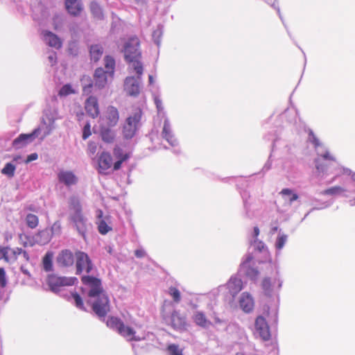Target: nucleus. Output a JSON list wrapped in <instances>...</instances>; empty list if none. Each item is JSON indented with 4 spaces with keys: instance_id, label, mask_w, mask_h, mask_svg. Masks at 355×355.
Listing matches in <instances>:
<instances>
[{
    "instance_id": "1",
    "label": "nucleus",
    "mask_w": 355,
    "mask_h": 355,
    "mask_svg": "<svg viewBox=\"0 0 355 355\" xmlns=\"http://www.w3.org/2000/svg\"><path fill=\"white\" fill-rule=\"evenodd\" d=\"M69 220L82 236L87 231V219L84 215L80 200L75 196H71L68 202Z\"/></svg>"
},
{
    "instance_id": "2",
    "label": "nucleus",
    "mask_w": 355,
    "mask_h": 355,
    "mask_svg": "<svg viewBox=\"0 0 355 355\" xmlns=\"http://www.w3.org/2000/svg\"><path fill=\"white\" fill-rule=\"evenodd\" d=\"M140 42L138 37H130L124 45V57L127 62L132 64L136 71L138 78H140L143 73V65L140 60L141 52L139 49Z\"/></svg>"
},
{
    "instance_id": "3",
    "label": "nucleus",
    "mask_w": 355,
    "mask_h": 355,
    "mask_svg": "<svg viewBox=\"0 0 355 355\" xmlns=\"http://www.w3.org/2000/svg\"><path fill=\"white\" fill-rule=\"evenodd\" d=\"M106 325L128 341L140 340V338L136 336V331L132 327L125 325L123 320L118 317H109Z\"/></svg>"
},
{
    "instance_id": "4",
    "label": "nucleus",
    "mask_w": 355,
    "mask_h": 355,
    "mask_svg": "<svg viewBox=\"0 0 355 355\" xmlns=\"http://www.w3.org/2000/svg\"><path fill=\"white\" fill-rule=\"evenodd\" d=\"M141 116L142 110L137 107L135 110L134 112L126 119L122 131L123 137L125 139H131L135 135Z\"/></svg>"
},
{
    "instance_id": "5",
    "label": "nucleus",
    "mask_w": 355,
    "mask_h": 355,
    "mask_svg": "<svg viewBox=\"0 0 355 355\" xmlns=\"http://www.w3.org/2000/svg\"><path fill=\"white\" fill-rule=\"evenodd\" d=\"M91 303L92 311L100 318H105L110 311V304L105 293L96 296Z\"/></svg>"
},
{
    "instance_id": "6",
    "label": "nucleus",
    "mask_w": 355,
    "mask_h": 355,
    "mask_svg": "<svg viewBox=\"0 0 355 355\" xmlns=\"http://www.w3.org/2000/svg\"><path fill=\"white\" fill-rule=\"evenodd\" d=\"M78 282L75 277H59L51 274L48 275L46 282L50 289L53 292L60 291L62 286H73Z\"/></svg>"
},
{
    "instance_id": "7",
    "label": "nucleus",
    "mask_w": 355,
    "mask_h": 355,
    "mask_svg": "<svg viewBox=\"0 0 355 355\" xmlns=\"http://www.w3.org/2000/svg\"><path fill=\"white\" fill-rule=\"evenodd\" d=\"M76 274L80 275L83 272L89 274L93 270V263L89 255L83 251L75 252Z\"/></svg>"
},
{
    "instance_id": "8",
    "label": "nucleus",
    "mask_w": 355,
    "mask_h": 355,
    "mask_svg": "<svg viewBox=\"0 0 355 355\" xmlns=\"http://www.w3.org/2000/svg\"><path fill=\"white\" fill-rule=\"evenodd\" d=\"M82 283L87 286L89 290L88 296L95 297L96 296L105 293L103 290L102 283L100 279L93 276L84 275L81 277Z\"/></svg>"
},
{
    "instance_id": "9",
    "label": "nucleus",
    "mask_w": 355,
    "mask_h": 355,
    "mask_svg": "<svg viewBox=\"0 0 355 355\" xmlns=\"http://www.w3.org/2000/svg\"><path fill=\"white\" fill-rule=\"evenodd\" d=\"M119 120V112L118 109L113 105H109L101 117V125L114 127L117 125Z\"/></svg>"
},
{
    "instance_id": "10",
    "label": "nucleus",
    "mask_w": 355,
    "mask_h": 355,
    "mask_svg": "<svg viewBox=\"0 0 355 355\" xmlns=\"http://www.w3.org/2000/svg\"><path fill=\"white\" fill-rule=\"evenodd\" d=\"M40 128H35L29 134H21L15 138L12 143V146L15 149H20L28 144L31 143L40 133Z\"/></svg>"
},
{
    "instance_id": "11",
    "label": "nucleus",
    "mask_w": 355,
    "mask_h": 355,
    "mask_svg": "<svg viewBox=\"0 0 355 355\" xmlns=\"http://www.w3.org/2000/svg\"><path fill=\"white\" fill-rule=\"evenodd\" d=\"M86 114L92 119H96L100 114V106L97 97L89 96L84 103Z\"/></svg>"
},
{
    "instance_id": "12",
    "label": "nucleus",
    "mask_w": 355,
    "mask_h": 355,
    "mask_svg": "<svg viewBox=\"0 0 355 355\" xmlns=\"http://www.w3.org/2000/svg\"><path fill=\"white\" fill-rule=\"evenodd\" d=\"M76 260L75 254L70 250H62L56 258V261L59 267L69 268L73 266Z\"/></svg>"
},
{
    "instance_id": "13",
    "label": "nucleus",
    "mask_w": 355,
    "mask_h": 355,
    "mask_svg": "<svg viewBox=\"0 0 355 355\" xmlns=\"http://www.w3.org/2000/svg\"><path fill=\"white\" fill-rule=\"evenodd\" d=\"M21 254V248H11L0 246V259H3L7 263H14Z\"/></svg>"
},
{
    "instance_id": "14",
    "label": "nucleus",
    "mask_w": 355,
    "mask_h": 355,
    "mask_svg": "<svg viewBox=\"0 0 355 355\" xmlns=\"http://www.w3.org/2000/svg\"><path fill=\"white\" fill-rule=\"evenodd\" d=\"M255 329L263 340H268L270 338L269 326L263 316L259 315L256 318Z\"/></svg>"
},
{
    "instance_id": "15",
    "label": "nucleus",
    "mask_w": 355,
    "mask_h": 355,
    "mask_svg": "<svg viewBox=\"0 0 355 355\" xmlns=\"http://www.w3.org/2000/svg\"><path fill=\"white\" fill-rule=\"evenodd\" d=\"M170 325L177 331H184L187 329V321L184 315L178 311H173L170 318Z\"/></svg>"
},
{
    "instance_id": "16",
    "label": "nucleus",
    "mask_w": 355,
    "mask_h": 355,
    "mask_svg": "<svg viewBox=\"0 0 355 355\" xmlns=\"http://www.w3.org/2000/svg\"><path fill=\"white\" fill-rule=\"evenodd\" d=\"M124 90L131 96H137L140 93L139 83L138 80L132 77H127L124 83Z\"/></svg>"
},
{
    "instance_id": "17",
    "label": "nucleus",
    "mask_w": 355,
    "mask_h": 355,
    "mask_svg": "<svg viewBox=\"0 0 355 355\" xmlns=\"http://www.w3.org/2000/svg\"><path fill=\"white\" fill-rule=\"evenodd\" d=\"M112 158L108 152H102L98 159V172L105 174L106 171L111 168Z\"/></svg>"
},
{
    "instance_id": "18",
    "label": "nucleus",
    "mask_w": 355,
    "mask_h": 355,
    "mask_svg": "<svg viewBox=\"0 0 355 355\" xmlns=\"http://www.w3.org/2000/svg\"><path fill=\"white\" fill-rule=\"evenodd\" d=\"M58 179L60 182L63 183L67 187L75 185L78 182V178L69 171H61L58 174Z\"/></svg>"
},
{
    "instance_id": "19",
    "label": "nucleus",
    "mask_w": 355,
    "mask_h": 355,
    "mask_svg": "<svg viewBox=\"0 0 355 355\" xmlns=\"http://www.w3.org/2000/svg\"><path fill=\"white\" fill-rule=\"evenodd\" d=\"M335 161V157L329 152H326L315 160L316 169L318 172H324L327 171L328 166L327 162L330 163Z\"/></svg>"
},
{
    "instance_id": "20",
    "label": "nucleus",
    "mask_w": 355,
    "mask_h": 355,
    "mask_svg": "<svg viewBox=\"0 0 355 355\" xmlns=\"http://www.w3.org/2000/svg\"><path fill=\"white\" fill-rule=\"evenodd\" d=\"M109 71H105L102 68H98L94 73V85L98 89L104 87L107 83Z\"/></svg>"
},
{
    "instance_id": "21",
    "label": "nucleus",
    "mask_w": 355,
    "mask_h": 355,
    "mask_svg": "<svg viewBox=\"0 0 355 355\" xmlns=\"http://www.w3.org/2000/svg\"><path fill=\"white\" fill-rule=\"evenodd\" d=\"M227 288L230 293L234 297L243 288L242 280L236 277H232L227 283Z\"/></svg>"
},
{
    "instance_id": "22",
    "label": "nucleus",
    "mask_w": 355,
    "mask_h": 355,
    "mask_svg": "<svg viewBox=\"0 0 355 355\" xmlns=\"http://www.w3.org/2000/svg\"><path fill=\"white\" fill-rule=\"evenodd\" d=\"M239 305L244 312H251L254 309V300L252 297L248 293H243L241 296Z\"/></svg>"
},
{
    "instance_id": "23",
    "label": "nucleus",
    "mask_w": 355,
    "mask_h": 355,
    "mask_svg": "<svg viewBox=\"0 0 355 355\" xmlns=\"http://www.w3.org/2000/svg\"><path fill=\"white\" fill-rule=\"evenodd\" d=\"M43 35L45 42L51 47L60 49L62 47V41L58 35L49 31H43Z\"/></svg>"
},
{
    "instance_id": "24",
    "label": "nucleus",
    "mask_w": 355,
    "mask_h": 355,
    "mask_svg": "<svg viewBox=\"0 0 355 355\" xmlns=\"http://www.w3.org/2000/svg\"><path fill=\"white\" fill-rule=\"evenodd\" d=\"M112 127L100 125V135L102 140L107 144H112L116 138V134Z\"/></svg>"
},
{
    "instance_id": "25",
    "label": "nucleus",
    "mask_w": 355,
    "mask_h": 355,
    "mask_svg": "<svg viewBox=\"0 0 355 355\" xmlns=\"http://www.w3.org/2000/svg\"><path fill=\"white\" fill-rule=\"evenodd\" d=\"M65 6L68 12L73 16L78 15L82 10V7L78 0H66Z\"/></svg>"
},
{
    "instance_id": "26",
    "label": "nucleus",
    "mask_w": 355,
    "mask_h": 355,
    "mask_svg": "<svg viewBox=\"0 0 355 355\" xmlns=\"http://www.w3.org/2000/svg\"><path fill=\"white\" fill-rule=\"evenodd\" d=\"M51 240V236L48 230L39 231L35 236V241L40 245H45Z\"/></svg>"
},
{
    "instance_id": "27",
    "label": "nucleus",
    "mask_w": 355,
    "mask_h": 355,
    "mask_svg": "<svg viewBox=\"0 0 355 355\" xmlns=\"http://www.w3.org/2000/svg\"><path fill=\"white\" fill-rule=\"evenodd\" d=\"M193 320L197 325L202 327H206L211 324L202 312H196L193 316Z\"/></svg>"
},
{
    "instance_id": "28",
    "label": "nucleus",
    "mask_w": 355,
    "mask_h": 355,
    "mask_svg": "<svg viewBox=\"0 0 355 355\" xmlns=\"http://www.w3.org/2000/svg\"><path fill=\"white\" fill-rule=\"evenodd\" d=\"M89 52H90L91 59L93 60L94 62H97L101 58L103 53V49L102 46H101L98 44H95V45H92L90 46Z\"/></svg>"
},
{
    "instance_id": "29",
    "label": "nucleus",
    "mask_w": 355,
    "mask_h": 355,
    "mask_svg": "<svg viewBox=\"0 0 355 355\" xmlns=\"http://www.w3.org/2000/svg\"><path fill=\"white\" fill-rule=\"evenodd\" d=\"M42 267L44 271L50 272L53 270V253L48 252L42 259Z\"/></svg>"
},
{
    "instance_id": "30",
    "label": "nucleus",
    "mask_w": 355,
    "mask_h": 355,
    "mask_svg": "<svg viewBox=\"0 0 355 355\" xmlns=\"http://www.w3.org/2000/svg\"><path fill=\"white\" fill-rule=\"evenodd\" d=\"M163 137L171 144H173L175 141V139L173 135L171 133L170 125L168 122L165 121L164 123L163 130H162Z\"/></svg>"
},
{
    "instance_id": "31",
    "label": "nucleus",
    "mask_w": 355,
    "mask_h": 355,
    "mask_svg": "<svg viewBox=\"0 0 355 355\" xmlns=\"http://www.w3.org/2000/svg\"><path fill=\"white\" fill-rule=\"evenodd\" d=\"M105 67L107 69L105 71H109V76L112 78L114 75V69L115 67V61L111 56L107 55L105 57Z\"/></svg>"
},
{
    "instance_id": "32",
    "label": "nucleus",
    "mask_w": 355,
    "mask_h": 355,
    "mask_svg": "<svg viewBox=\"0 0 355 355\" xmlns=\"http://www.w3.org/2000/svg\"><path fill=\"white\" fill-rule=\"evenodd\" d=\"M168 293L172 297L174 303L179 304L181 302V293L178 288L170 286L168 290Z\"/></svg>"
},
{
    "instance_id": "33",
    "label": "nucleus",
    "mask_w": 355,
    "mask_h": 355,
    "mask_svg": "<svg viewBox=\"0 0 355 355\" xmlns=\"http://www.w3.org/2000/svg\"><path fill=\"white\" fill-rule=\"evenodd\" d=\"M26 222L28 227L34 229L38 225L39 219L36 215L28 214L26 217Z\"/></svg>"
},
{
    "instance_id": "34",
    "label": "nucleus",
    "mask_w": 355,
    "mask_h": 355,
    "mask_svg": "<svg viewBox=\"0 0 355 355\" xmlns=\"http://www.w3.org/2000/svg\"><path fill=\"white\" fill-rule=\"evenodd\" d=\"M16 167L11 163H7L5 166L1 169V173L8 176V178H12L15 175Z\"/></svg>"
},
{
    "instance_id": "35",
    "label": "nucleus",
    "mask_w": 355,
    "mask_h": 355,
    "mask_svg": "<svg viewBox=\"0 0 355 355\" xmlns=\"http://www.w3.org/2000/svg\"><path fill=\"white\" fill-rule=\"evenodd\" d=\"M345 191V189L339 186L333 187L324 190L322 193L323 195L328 196H336L342 193Z\"/></svg>"
},
{
    "instance_id": "36",
    "label": "nucleus",
    "mask_w": 355,
    "mask_h": 355,
    "mask_svg": "<svg viewBox=\"0 0 355 355\" xmlns=\"http://www.w3.org/2000/svg\"><path fill=\"white\" fill-rule=\"evenodd\" d=\"M279 193L283 196H287L289 197L290 203H292L293 201L298 199L297 194L293 193L290 189H283Z\"/></svg>"
},
{
    "instance_id": "37",
    "label": "nucleus",
    "mask_w": 355,
    "mask_h": 355,
    "mask_svg": "<svg viewBox=\"0 0 355 355\" xmlns=\"http://www.w3.org/2000/svg\"><path fill=\"white\" fill-rule=\"evenodd\" d=\"M169 355H183L182 349L178 345L170 344L166 348Z\"/></svg>"
},
{
    "instance_id": "38",
    "label": "nucleus",
    "mask_w": 355,
    "mask_h": 355,
    "mask_svg": "<svg viewBox=\"0 0 355 355\" xmlns=\"http://www.w3.org/2000/svg\"><path fill=\"white\" fill-rule=\"evenodd\" d=\"M74 93L75 91L72 89L71 86L69 84H66L61 87L58 94L60 96H65Z\"/></svg>"
},
{
    "instance_id": "39",
    "label": "nucleus",
    "mask_w": 355,
    "mask_h": 355,
    "mask_svg": "<svg viewBox=\"0 0 355 355\" xmlns=\"http://www.w3.org/2000/svg\"><path fill=\"white\" fill-rule=\"evenodd\" d=\"M71 296L75 302V304H76V307H78V309H80L83 311H86V309L83 304V299L80 297V295L78 293H72Z\"/></svg>"
},
{
    "instance_id": "40",
    "label": "nucleus",
    "mask_w": 355,
    "mask_h": 355,
    "mask_svg": "<svg viewBox=\"0 0 355 355\" xmlns=\"http://www.w3.org/2000/svg\"><path fill=\"white\" fill-rule=\"evenodd\" d=\"M98 230L101 234H105L112 229L108 226L105 221L101 220L98 224Z\"/></svg>"
},
{
    "instance_id": "41",
    "label": "nucleus",
    "mask_w": 355,
    "mask_h": 355,
    "mask_svg": "<svg viewBox=\"0 0 355 355\" xmlns=\"http://www.w3.org/2000/svg\"><path fill=\"white\" fill-rule=\"evenodd\" d=\"M261 285L266 294L269 295L272 291V284L270 278L263 279Z\"/></svg>"
},
{
    "instance_id": "42",
    "label": "nucleus",
    "mask_w": 355,
    "mask_h": 355,
    "mask_svg": "<svg viewBox=\"0 0 355 355\" xmlns=\"http://www.w3.org/2000/svg\"><path fill=\"white\" fill-rule=\"evenodd\" d=\"M287 236L286 235H282L277 237L275 247L277 250H281L285 245Z\"/></svg>"
},
{
    "instance_id": "43",
    "label": "nucleus",
    "mask_w": 355,
    "mask_h": 355,
    "mask_svg": "<svg viewBox=\"0 0 355 355\" xmlns=\"http://www.w3.org/2000/svg\"><path fill=\"white\" fill-rule=\"evenodd\" d=\"M92 12L95 17H100L101 16V10L96 3H92L90 6Z\"/></svg>"
},
{
    "instance_id": "44",
    "label": "nucleus",
    "mask_w": 355,
    "mask_h": 355,
    "mask_svg": "<svg viewBox=\"0 0 355 355\" xmlns=\"http://www.w3.org/2000/svg\"><path fill=\"white\" fill-rule=\"evenodd\" d=\"M113 153L118 159H121L124 155H129L128 153H123V150L119 146L114 148Z\"/></svg>"
},
{
    "instance_id": "45",
    "label": "nucleus",
    "mask_w": 355,
    "mask_h": 355,
    "mask_svg": "<svg viewBox=\"0 0 355 355\" xmlns=\"http://www.w3.org/2000/svg\"><path fill=\"white\" fill-rule=\"evenodd\" d=\"M7 285V280L6 277V272L4 268H0V286L5 288Z\"/></svg>"
},
{
    "instance_id": "46",
    "label": "nucleus",
    "mask_w": 355,
    "mask_h": 355,
    "mask_svg": "<svg viewBox=\"0 0 355 355\" xmlns=\"http://www.w3.org/2000/svg\"><path fill=\"white\" fill-rule=\"evenodd\" d=\"M129 158V155H124L121 159H118L113 166L114 171L120 169L121 164L123 162L126 161Z\"/></svg>"
},
{
    "instance_id": "47",
    "label": "nucleus",
    "mask_w": 355,
    "mask_h": 355,
    "mask_svg": "<svg viewBox=\"0 0 355 355\" xmlns=\"http://www.w3.org/2000/svg\"><path fill=\"white\" fill-rule=\"evenodd\" d=\"M97 150V145L94 141H89L88 143L87 151L88 153L94 155Z\"/></svg>"
},
{
    "instance_id": "48",
    "label": "nucleus",
    "mask_w": 355,
    "mask_h": 355,
    "mask_svg": "<svg viewBox=\"0 0 355 355\" xmlns=\"http://www.w3.org/2000/svg\"><path fill=\"white\" fill-rule=\"evenodd\" d=\"M91 135L90 125L87 123L83 128V139H87Z\"/></svg>"
},
{
    "instance_id": "49",
    "label": "nucleus",
    "mask_w": 355,
    "mask_h": 355,
    "mask_svg": "<svg viewBox=\"0 0 355 355\" xmlns=\"http://www.w3.org/2000/svg\"><path fill=\"white\" fill-rule=\"evenodd\" d=\"M61 230V225L59 221L55 222L52 227H51V231L53 233H59Z\"/></svg>"
},
{
    "instance_id": "50",
    "label": "nucleus",
    "mask_w": 355,
    "mask_h": 355,
    "mask_svg": "<svg viewBox=\"0 0 355 355\" xmlns=\"http://www.w3.org/2000/svg\"><path fill=\"white\" fill-rule=\"evenodd\" d=\"M37 158H38V155L36 153H32V154L28 155L25 162L26 164H28L32 161L36 160Z\"/></svg>"
},
{
    "instance_id": "51",
    "label": "nucleus",
    "mask_w": 355,
    "mask_h": 355,
    "mask_svg": "<svg viewBox=\"0 0 355 355\" xmlns=\"http://www.w3.org/2000/svg\"><path fill=\"white\" fill-rule=\"evenodd\" d=\"M93 87V85L92 83H89L85 86L83 87V92L84 94H89L92 92V88Z\"/></svg>"
},
{
    "instance_id": "52",
    "label": "nucleus",
    "mask_w": 355,
    "mask_h": 355,
    "mask_svg": "<svg viewBox=\"0 0 355 355\" xmlns=\"http://www.w3.org/2000/svg\"><path fill=\"white\" fill-rule=\"evenodd\" d=\"M135 255L137 258H142V257H145L146 252L143 249H137L135 251Z\"/></svg>"
},
{
    "instance_id": "53",
    "label": "nucleus",
    "mask_w": 355,
    "mask_h": 355,
    "mask_svg": "<svg viewBox=\"0 0 355 355\" xmlns=\"http://www.w3.org/2000/svg\"><path fill=\"white\" fill-rule=\"evenodd\" d=\"M311 134L313 136V140H312L313 144L315 146V147L319 146L320 145L319 139L318 138H316V137L313 134V132H311Z\"/></svg>"
},
{
    "instance_id": "54",
    "label": "nucleus",
    "mask_w": 355,
    "mask_h": 355,
    "mask_svg": "<svg viewBox=\"0 0 355 355\" xmlns=\"http://www.w3.org/2000/svg\"><path fill=\"white\" fill-rule=\"evenodd\" d=\"M155 103L158 110H162V103L161 100H159L158 98H155Z\"/></svg>"
},
{
    "instance_id": "55",
    "label": "nucleus",
    "mask_w": 355,
    "mask_h": 355,
    "mask_svg": "<svg viewBox=\"0 0 355 355\" xmlns=\"http://www.w3.org/2000/svg\"><path fill=\"white\" fill-rule=\"evenodd\" d=\"M21 254L24 258V259L26 261H30V257H29V254H28V252L26 251V250H24L23 249L21 248Z\"/></svg>"
},
{
    "instance_id": "56",
    "label": "nucleus",
    "mask_w": 355,
    "mask_h": 355,
    "mask_svg": "<svg viewBox=\"0 0 355 355\" xmlns=\"http://www.w3.org/2000/svg\"><path fill=\"white\" fill-rule=\"evenodd\" d=\"M20 270L26 275H27L28 277H31V275L30 272L23 266L20 267Z\"/></svg>"
},
{
    "instance_id": "57",
    "label": "nucleus",
    "mask_w": 355,
    "mask_h": 355,
    "mask_svg": "<svg viewBox=\"0 0 355 355\" xmlns=\"http://www.w3.org/2000/svg\"><path fill=\"white\" fill-rule=\"evenodd\" d=\"M49 59L50 60V62L53 64L55 62V60H56V56H55V54H53V55H51L49 56Z\"/></svg>"
},
{
    "instance_id": "58",
    "label": "nucleus",
    "mask_w": 355,
    "mask_h": 355,
    "mask_svg": "<svg viewBox=\"0 0 355 355\" xmlns=\"http://www.w3.org/2000/svg\"><path fill=\"white\" fill-rule=\"evenodd\" d=\"M259 234V229L258 227H254V236L257 238Z\"/></svg>"
},
{
    "instance_id": "59",
    "label": "nucleus",
    "mask_w": 355,
    "mask_h": 355,
    "mask_svg": "<svg viewBox=\"0 0 355 355\" xmlns=\"http://www.w3.org/2000/svg\"><path fill=\"white\" fill-rule=\"evenodd\" d=\"M34 245V243L32 242V241H29V242H27V241H24L23 243V245L24 247H27V246H33Z\"/></svg>"
},
{
    "instance_id": "60",
    "label": "nucleus",
    "mask_w": 355,
    "mask_h": 355,
    "mask_svg": "<svg viewBox=\"0 0 355 355\" xmlns=\"http://www.w3.org/2000/svg\"><path fill=\"white\" fill-rule=\"evenodd\" d=\"M102 216H103V211L101 210H98V217L102 218Z\"/></svg>"
},
{
    "instance_id": "61",
    "label": "nucleus",
    "mask_w": 355,
    "mask_h": 355,
    "mask_svg": "<svg viewBox=\"0 0 355 355\" xmlns=\"http://www.w3.org/2000/svg\"><path fill=\"white\" fill-rule=\"evenodd\" d=\"M102 216H103V211L101 210H98V217L102 218Z\"/></svg>"
},
{
    "instance_id": "62",
    "label": "nucleus",
    "mask_w": 355,
    "mask_h": 355,
    "mask_svg": "<svg viewBox=\"0 0 355 355\" xmlns=\"http://www.w3.org/2000/svg\"><path fill=\"white\" fill-rule=\"evenodd\" d=\"M153 76L151 75L149 76V82L150 83H153Z\"/></svg>"
},
{
    "instance_id": "63",
    "label": "nucleus",
    "mask_w": 355,
    "mask_h": 355,
    "mask_svg": "<svg viewBox=\"0 0 355 355\" xmlns=\"http://www.w3.org/2000/svg\"><path fill=\"white\" fill-rule=\"evenodd\" d=\"M23 236H24V237L27 238V236H26L23 235V234H20V235H19V239L21 240V239H23Z\"/></svg>"
},
{
    "instance_id": "64",
    "label": "nucleus",
    "mask_w": 355,
    "mask_h": 355,
    "mask_svg": "<svg viewBox=\"0 0 355 355\" xmlns=\"http://www.w3.org/2000/svg\"><path fill=\"white\" fill-rule=\"evenodd\" d=\"M19 158H20V156L15 157H14V160H15V161H17V160H18Z\"/></svg>"
}]
</instances>
